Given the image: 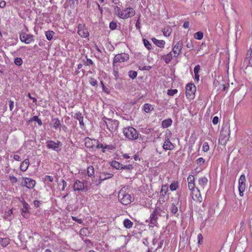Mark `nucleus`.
Segmentation results:
<instances>
[{"mask_svg": "<svg viewBox=\"0 0 252 252\" xmlns=\"http://www.w3.org/2000/svg\"><path fill=\"white\" fill-rule=\"evenodd\" d=\"M123 224L126 228H130L132 227L133 222L129 219H125L123 221Z\"/></svg>", "mask_w": 252, "mask_h": 252, "instance_id": "nucleus-28", "label": "nucleus"}, {"mask_svg": "<svg viewBox=\"0 0 252 252\" xmlns=\"http://www.w3.org/2000/svg\"><path fill=\"white\" fill-rule=\"evenodd\" d=\"M45 35L47 39L49 41H51L55 35V32L52 31H47L45 32Z\"/></svg>", "mask_w": 252, "mask_h": 252, "instance_id": "nucleus-27", "label": "nucleus"}, {"mask_svg": "<svg viewBox=\"0 0 252 252\" xmlns=\"http://www.w3.org/2000/svg\"><path fill=\"white\" fill-rule=\"evenodd\" d=\"M129 56L128 54L123 53L115 55L113 60V66L114 67L117 63H123L128 61Z\"/></svg>", "mask_w": 252, "mask_h": 252, "instance_id": "nucleus-7", "label": "nucleus"}, {"mask_svg": "<svg viewBox=\"0 0 252 252\" xmlns=\"http://www.w3.org/2000/svg\"><path fill=\"white\" fill-rule=\"evenodd\" d=\"M168 187L167 185H163L161 187L160 194L162 196H164L167 192Z\"/></svg>", "mask_w": 252, "mask_h": 252, "instance_id": "nucleus-35", "label": "nucleus"}, {"mask_svg": "<svg viewBox=\"0 0 252 252\" xmlns=\"http://www.w3.org/2000/svg\"><path fill=\"white\" fill-rule=\"evenodd\" d=\"M74 118L80 121L83 119V117L80 112H78L75 114Z\"/></svg>", "mask_w": 252, "mask_h": 252, "instance_id": "nucleus-42", "label": "nucleus"}, {"mask_svg": "<svg viewBox=\"0 0 252 252\" xmlns=\"http://www.w3.org/2000/svg\"><path fill=\"white\" fill-rule=\"evenodd\" d=\"M189 22H185L183 24V27L185 29H188L189 28Z\"/></svg>", "mask_w": 252, "mask_h": 252, "instance_id": "nucleus-64", "label": "nucleus"}, {"mask_svg": "<svg viewBox=\"0 0 252 252\" xmlns=\"http://www.w3.org/2000/svg\"><path fill=\"white\" fill-rule=\"evenodd\" d=\"M238 189L239 195L242 197L244 195V192L246 189V177L244 175H241L239 180Z\"/></svg>", "mask_w": 252, "mask_h": 252, "instance_id": "nucleus-11", "label": "nucleus"}, {"mask_svg": "<svg viewBox=\"0 0 252 252\" xmlns=\"http://www.w3.org/2000/svg\"><path fill=\"white\" fill-rule=\"evenodd\" d=\"M143 109L146 113H149L153 109V108L151 104L145 103L143 106Z\"/></svg>", "mask_w": 252, "mask_h": 252, "instance_id": "nucleus-33", "label": "nucleus"}, {"mask_svg": "<svg viewBox=\"0 0 252 252\" xmlns=\"http://www.w3.org/2000/svg\"><path fill=\"white\" fill-rule=\"evenodd\" d=\"M116 9L118 16L123 19L132 17L135 14V11L132 7H127L124 9H121L120 7L117 6Z\"/></svg>", "mask_w": 252, "mask_h": 252, "instance_id": "nucleus-1", "label": "nucleus"}, {"mask_svg": "<svg viewBox=\"0 0 252 252\" xmlns=\"http://www.w3.org/2000/svg\"><path fill=\"white\" fill-rule=\"evenodd\" d=\"M78 34L83 38H86L89 36V32L85 25L79 24L78 25Z\"/></svg>", "mask_w": 252, "mask_h": 252, "instance_id": "nucleus-13", "label": "nucleus"}, {"mask_svg": "<svg viewBox=\"0 0 252 252\" xmlns=\"http://www.w3.org/2000/svg\"><path fill=\"white\" fill-rule=\"evenodd\" d=\"M9 109L12 111L14 108V102L12 100L9 101Z\"/></svg>", "mask_w": 252, "mask_h": 252, "instance_id": "nucleus-58", "label": "nucleus"}, {"mask_svg": "<svg viewBox=\"0 0 252 252\" xmlns=\"http://www.w3.org/2000/svg\"><path fill=\"white\" fill-rule=\"evenodd\" d=\"M178 93L177 89H169L167 91V94L169 96H173Z\"/></svg>", "mask_w": 252, "mask_h": 252, "instance_id": "nucleus-40", "label": "nucleus"}, {"mask_svg": "<svg viewBox=\"0 0 252 252\" xmlns=\"http://www.w3.org/2000/svg\"><path fill=\"white\" fill-rule=\"evenodd\" d=\"M54 180L53 177L46 175L44 177V181L46 182H52Z\"/></svg>", "mask_w": 252, "mask_h": 252, "instance_id": "nucleus-48", "label": "nucleus"}, {"mask_svg": "<svg viewBox=\"0 0 252 252\" xmlns=\"http://www.w3.org/2000/svg\"><path fill=\"white\" fill-rule=\"evenodd\" d=\"M33 204L35 207L38 208L40 205V201L39 200H34L33 201Z\"/></svg>", "mask_w": 252, "mask_h": 252, "instance_id": "nucleus-59", "label": "nucleus"}, {"mask_svg": "<svg viewBox=\"0 0 252 252\" xmlns=\"http://www.w3.org/2000/svg\"><path fill=\"white\" fill-rule=\"evenodd\" d=\"M186 47L191 50H192L194 48L193 45L191 42H189L186 45Z\"/></svg>", "mask_w": 252, "mask_h": 252, "instance_id": "nucleus-55", "label": "nucleus"}, {"mask_svg": "<svg viewBox=\"0 0 252 252\" xmlns=\"http://www.w3.org/2000/svg\"><path fill=\"white\" fill-rule=\"evenodd\" d=\"M14 63L17 65H21L23 63V60L20 58H16L14 60Z\"/></svg>", "mask_w": 252, "mask_h": 252, "instance_id": "nucleus-43", "label": "nucleus"}, {"mask_svg": "<svg viewBox=\"0 0 252 252\" xmlns=\"http://www.w3.org/2000/svg\"><path fill=\"white\" fill-rule=\"evenodd\" d=\"M62 145V142L58 141L55 142L53 140H49L46 142V146L49 149H52L56 151H59V148Z\"/></svg>", "mask_w": 252, "mask_h": 252, "instance_id": "nucleus-14", "label": "nucleus"}, {"mask_svg": "<svg viewBox=\"0 0 252 252\" xmlns=\"http://www.w3.org/2000/svg\"><path fill=\"white\" fill-rule=\"evenodd\" d=\"M191 191V195L192 199L197 202L201 203L203 199L201 195L200 189L198 188L195 187L193 189H189Z\"/></svg>", "mask_w": 252, "mask_h": 252, "instance_id": "nucleus-8", "label": "nucleus"}, {"mask_svg": "<svg viewBox=\"0 0 252 252\" xmlns=\"http://www.w3.org/2000/svg\"><path fill=\"white\" fill-rule=\"evenodd\" d=\"M158 210L157 209H155L153 212L151 214L150 216V224L151 227L157 226L158 223V215H157Z\"/></svg>", "mask_w": 252, "mask_h": 252, "instance_id": "nucleus-15", "label": "nucleus"}, {"mask_svg": "<svg viewBox=\"0 0 252 252\" xmlns=\"http://www.w3.org/2000/svg\"><path fill=\"white\" fill-rule=\"evenodd\" d=\"M95 142V140L91 139L89 138H86L85 139V146L89 148H93L94 146L93 142Z\"/></svg>", "mask_w": 252, "mask_h": 252, "instance_id": "nucleus-25", "label": "nucleus"}, {"mask_svg": "<svg viewBox=\"0 0 252 252\" xmlns=\"http://www.w3.org/2000/svg\"><path fill=\"white\" fill-rule=\"evenodd\" d=\"M209 149L210 147L208 144V143L207 142H204L202 146V151L204 152H207L209 150Z\"/></svg>", "mask_w": 252, "mask_h": 252, "instance_id": "nucleus-41", "label": "nucleus"}, {"mask_svg": "<svg viewBox=\"0 0 252 252\" xmlns=\"http://www.w3.org/2000/svg\"><path fill=\"white\" fill-rule=\"evenodd\" d=\"M87 173L89 176L92 177L94 174V169L92 166H89L88 167Z\"/></svg>", "mask_w": 252, "mask_h": 252, "instance_id": "nucleus-38", "label": "nucleus"}, {"mask_svg": "<svg viewBox=\"0 0 252 252\" xmlns=\"http://www.w3.org/2000/svg\"><path fill=\"white\" fill-rule=\"evenodd\" d=\"M188 188L189 189H193V188L196 187L194 183V177L192 175H189L188 178Z\"/></svg>", "mask_w": 252, "mask_h": 252, "instance_id": "nucleus-20", "label": "nucleus"}, {"mask_svg": "<svg viewBox=\"0 0 252 252\" xmlns=\"http://www.w3.org/2000/svg\"><path fill=\"white\" fill-rule=\"evenodd\" d=\"M170 210L173 214H175L178 211V208L174 204H172L170 206Z\"/></svg>", "mask_w": 252, "mask_h": 252, "instance_id": "nucleus-44", "label": "nucleus"}, {"mask_svg": "<svg viewBox=\"0 0 252 252\" xmlns=\"http://www.w3.org/2000/svg\"><path fill=\"white\" fill-rule=\"evenodd\" d=\"M219 119L218 117L215 116L213 119L212 123H213L214 125H217L219 122Z\"/></svg>", "mask_w": 252, "mask_h": 252, "instance_id": "nucleus-56", "label": "nucleus"}, {"mask_svg": "<svg viewBox=\"0 0 252 252\" xmlns=\"http://www.w3.org/2000/svg\"><path fill=\"white\" fill-rule=\"evenodd\" d=\"M10 239L9 238H1L0 240V245L3 247H6L10 243Z\"/></svg>", "mask_w": 252, "mask_h": 252, "instance_id": "nucleus-30", "label": "nucleus"}, {"mask_svg": "<svg viewBox=\"0 0 252 252\" xmlns=\"http://www.w3.org/2000/svg\"><path fill=\"white\" fill-rule=\"evenodd\" d=\"M23 207L21 209L22 215L25 218H28L29 216V209L30 206L25 201H22Z\"/></svg>", "mask_w": 252, "mask_h": 252, "instance_id": "nucleus-16", "label": "nucleus"}, {"mask_svg": "<svg viewBox=\"0 0 252 252\" xmlns=\"http://www.w3.org/2000/svg\"><path fill=\"white\" fill-rule=\"evenodd\" d=\"M9 178L10 181V182L12 184H15L17 183L18 181L17 178L16 177L14 176L13 175H10Z\"/></svg>", "mask_w": 252, "mask_h": 252, "instance_id": "nucleus-47", "label": "nucleus"}, {"mask_svg": "<svg viewBox=\"0 0 252 252\" xmlns=\"http://www.w3.org/2000/svg\"><path fill=\"white\" fill-rule=\"evenodd\" d=\"M143 42H144L145 46L148 49H149V50L151 49L152 46H151V44H150V43L149 42V41L148 40L144 39L143 40Z\"/></svg>", "mask_w": 252, "mask_h": 252, "instance_id": "nucleus-46", "label": "nucleus"}, {"mask_svg": "<svg viewBox=\"0 0 252 252\" xmlns=\"http://www.w3.org/2000/svg\"><path fill=\"white\" fill-rule=\"evenodd\" d=\"M172 123L171 119H167L163 120L162 122V126L163 128H167L170 126Z\"/></svg>", "mask_w": 252, "mask_h": 252, "instance_id": "nucleus-26", "label": "nucleus"}, {"mask_svg": "<svg viewBox=\"0 0 252 252\" xmlns=\"http://www.w3.org/2000/svg\"><path fill=\"white\" fill-rule=\"evenodd\" d=\"M123 133L126 138L133 140L138 139L139 134L135 128L132 126H128L124 127Z\"/></svg>", "mask_w": 252, "mask_h": 252, "instance_id": "nucleus-3", "label": "nucleus"}, {"mask_svg": "<svg viewBox=\"0 0 252 252\" xmlns=\"http://www.w3.org/2000/svg\"><path fill=\"white\" fill-rule=\"evenodd\" d=\"M183 42L181 40L178 41L175 44V45L173 47L172 49V52L173 53L174 57L177 58L179 56L183 48Z\"/></svg>", "mask_w": 252, "mask_h": 252, "instance_id": "nucleus-12", "label": "nucleus"}, {"mask_svg": "<svg viewBox=\"0 0 252 252\" xmlns=\"http://www.w3.org/2000/svg\"><path fill=\"white\" fill-rule=\"evenodd\" d=\"M21 186L26 187L29 189H33L35 185V181L29 177H22L21 179Z\"/></svg>", "mask_w": 252, "mask_h": 252, "instance_id": "nucleus-5", "label": "nucleus"}, {"mask_svg": "<svg viewBox=\"0 0 252 252\" xmlns=\"http://www.w3.org/2000/svg\"><path fill=\"white\" fill-rule=\"evenodd\" d=\"M6 6V2L4 0H2L0 2V8H4Z\"/></svg>", "mask_w": 252, "mask_h": 252, "instance_id": "nucleus-63", "label": "nucleus"}, {"mask_svg": "<svg viewBox=\"0 0 252 252\" xmlns=\"http://www.w3.org/2000/svg\"><path fill=\"white\" fill-rule=\"evenodd\" d=\"M172 32V29L169 26L165 27L162 30V32L164 36H169L170 35Z\"/></svg>", "mask_w": 252, "mask_h": 252, "instance_id": "nucleus-29", "label": "nucleus"}, {"mask_svg": "<svg viewBox=\"0 0 252 252\" xmlns=\"http://www.w3.org/2000/svg\"><path fill=\"white\" fill-rule=\"evenodd\" d=\"M20 40L22 42L29 44L34 41V36L32 34H28L22 32L20 34Z\"/></svg>", "mask_w": 252, "mask_h": 252, "instance_id": "nucleus-10", "label": "nucleus"}, {"mask_svg": "<svg viewBox=\"0 0 252 252\" xmlns=\"http://www.w3.org/2000/svg\"><path fill=\"white\" fill-rule=\"evenodd\" d=\"M128 75L130 78L133 79L137 77V73L135 71L130 70L128 72Z\"/></svg>", "mask_w": 252, "mask_h": 252, "instance_id": "nucleus-39", "label": "nucleus"}, {"mask_svg": "<svg viewBox=\"0 0 252 252\" xmlns=\"http://www.w3.org/2000/svg\"><path fill=\"white\" fill-rule=\"evenodd\" d=\"M90 83L93 86H94L96 85L97 83V81L96 79L91 78L90 80Z\"/></svg>", "mask_w": 252, "mask_h": 252, "instance_id": "nucleus-53", "label": "nucleus"}, {"mask_svg": "<svg viewBox=\"0 0 252 252\" xmlns=\"http://www.w3.org/2000/svg\"><path fill=\"white\" fill-rule=\"evenodd\" d=\"M230 134V130L229 128L222 127L220 130L219 138V144L225 146L227 142L229 141Z\"/></svg>", "mask_w": 252, "mask_h": 252, "instance_id": "nucleus-4", "label": "nucleus"}, {"mask_svg": "<svg viewBox=\"0 0 252 252\" xmlns=\"http://www.w3.org/2000/svg\"><path fill=\"white\" fill-rule=\"evenodd\" d=\"M200 70V66L199 64H197L194 67L193 71L194 74L199 73V72Z\"/></svg>", "mask_w": 252, "mask_h": 252, "instance_id": "nucleus-50", "label": "nucleus"}, {"mask_svg": "<svg viewBox=\"0 0 252 252\" xmlns=\"http://www.w3.org/2000/svg\"><path fill=\"white\" fill-rule=\"evenodd\" d=\"M179 187L178 182H174L170 185V189L171 191H175Z\"/></svg>", "mask_w": 252, "mask_h": 252, "instance_id": "nucleus-37", "label": "nucleus"}, {"mask_svg": "<svg viewBox=\"0 0 252 252\" xmlns=\"http://www.w3.org/2000/svg\"><path fill=\"white\" fill-rule=\"evenodd\" d=\"M173 57V54H172L171 52L166 55H164L162 57V58L166 63H168L172 60Z\"/></svg>", "mask_w": 252, "mask_h": 252, "instance_id": "nucleus-24", "label": "nucleus"}, {"mask_svg": "<svg viewBox=\"0 0 252 252\" xmlns=\"http://www.w3.org/2000/svg\"><path fill=\"white\" fill-rule=\"evenodd\" d=\"M97 145L96 148L97 149L102 148L103 149L104 145L98 142V141H96Z\"/></svg>", "mask_w": 252, "mask_h": 252, "instance_id": "nucleus-61", "label": "nucleus"}, {"mask_svg": "<svg viewBox=\"0 0 252 252\" xmlns=\"http://www.w3.org/2000/svg\"><path fill=\"white\" fill-rule=\"evenodd\" d=\"M198 243L199 244H201L203 242V236L201 234H199L197 235Z\"/></svg>", "mask_w": 252, "mask_h": 252, "instance_id": "nucleus-51", "label": "nucleus"}, {"mask_svg": "<svg viewBox=\"0 0 252 252\" xmlns=\"http://www.w3.org/2000/svg\"><path fill=\"white\" fill-rule=\"evenodd\" d=\"M162 147L164 150L167 151L173 150L175 147L169 138H167L165 140Z\"/></svg>", "mask_w": 252, "mask_h": 252, "instance_id": "nucleus-19", "label": "nucleus"}, {"mask_svg": "<svg viewBox=\"0 0 252 252\" xmlns=\"http://www.w3.org/2000/svg\"><path fill=\"white\" fill-rule=\"evenodd\" d=\"M119 122L115 120L108 119L105 121L107 129L111 132L117 130L119 126Z\"/></svg>", "mask_w": 252, "mask_h": 252, "instance_id": "nucleus-9", "label": "nucleus"}, {"mask_svg": "<svg viewBox=\"0 0 252 252\" xmlns=\"http://www.w3.org/2000/svg\"><path fill=\"white\" fill-rule=\"evenodd\" d=\"M117 27V24L115 22H111L109 24V28L112 30H114L116 29Z\"/></svg>", "mask_w": 252, "mask_h": 252, "instance_id": "nucleus-45", "label": "nucleus"}, {"mask_svg": "<svg viewBox=\"0 0 252 252\" xmlns=\"http://www.w3.org/2000/svg\"><path fill=\"white\" fill-rule=\"evenodd\" d=\"M152 40L154 44L160 48H163L165 44V42L163 40H158L154 37L152 38Z\"/></svg>", "mask_w": 252, "mask_h": 252, "instance_id": "nucleus-22", "label": "nucleus"}, {"mask_svg": "<svg viewBox=\"0 0 252 252\" xmlns=\"http://www.w3.org/2000/svg\"><path fill=\"white\" fill-rule=\"evenodd\" d=\"M72 219L76 222H77L79 224H81L83 223V220L81 219H78L76 217H72Z\"/></svg>", "mask_w": 252, "mask_h": 252, "instance_id": "nucleus-52", "label": "nucleus"}, {"mask_svg": "<svg viewBox=\"0 0 252 252\" xmlns=\"http://www.w3.org/2000/svg\"><path fill=\"white\" fill-rule=\"evenodd\" d=\"M52 122L53 123V127L55 128H56V129H57L58 127H59V126L61 125V123H60V120H59V119L58 118L52 119Z\"/></svg>", "mask_w": 252, "mask_h": 252, "instance_id": "nucleus-31", "label": "nucleus"}, {"mask_svg": "<svg viewBox=\"0 0 252 252\" xmlns=\"http://www.w3.org/2000/svg\"><path fill=\"white\" fill-rule=\"evenodd\" d=\"M186 95L188 99H193L196 92V87L192 83H189L186 86Z\"/></svg>", "mask_w": 252, "mask_h": 252, "instance_id": "nucleus-6", "label": "nucleus"}, {"mask_svg": "<svg viewBox=\"0 0 252 252\" xmlns=\"http://www.w3.org/2000/svg\"><path fill=\"white\" fill-rule=\"evenodd\" d=\"M13 158L14 160L18 161L21 160L20 157L17 155H14Z\"/></svg>", "mask_w": 252, "mask_h": 252, "instance_id": "nucleus-62", "label": "nucleus"}, {"mask_svg": "<svg viewBox=\"0 0 252 252\" xmlns=\"http://www.w3.org/2000/svg\"><path fill=\"white\" fill-rule=\"evenodd\" d=\"M103 149H107L108 150H113L114 149V147L112 145H104Z\"/></svg>", "mask_w": 252, "mask_h": 252, "instance_id": "nucleus-57", "label": "nucleus"}, {"mask_svg": "<svg viewBox=\"0 0 252 252\" xmlns=\"http://www.w3.org/2000/svg\"><path fill=\"white\" fill-rule=\"evenodd\" d=\"M30 164V161L28 158L23 161L20 166V169L22 171H26L28 168Z\"/></svg>", "mask_w": 252, "mask_h": 252, "instance_id": "nucleus-21", "label": "nucleus"}, {"mask_svg": "<svg viewBox=\"0 0 252 252\" xmlns=\"http://www.w3.org/2000/svg\"><path fill=\"white\" fill-rule=\"evenodd\" d=\"M111 165L117 169H124L126 166H123V164L117 161L114 160L111 162Z\"/></svg>", "mask_w": 252, "mask_h": 252, "instance_id": "nucleus-23", "label": "nucleus"}, {"mask_svg": "<svg viewBox=\"0 0 252 252\" xmlns=\"http://www.w3.org/2000/svg\"><path fill=\"white\" fill-rule=\"evenodd\" d=\"M205 162V159L203 158H199L196 160V163L198 165H201Z\"/></svg>", "mask_w": 252, "mask_h": 252, "instance_id": "nucleus-49", "label": "nucleus"}, {"mask_svg": "<svg viewBox=\"0 0 252 252\" xmlns=\"http://www.w3.org/2000/svg\"><path fill=\"white\" fill-rule=\"evenodd\" d=\"M194 38L197 40H201L203 37V33L202 32H197L194 34Z\"/></svg>", "mask_w": 252, "mask_h": 252, "instance_id": "nucleus-34", "label": "nucleus"}, {"mask_svg": "<svg viewBox=\"0 0 252 252\" xmlns=\"http://www.w3.org/2000/svg\"><path fill=\"white\" fill-rule=\"evenodd\" d=\"M113 176V174L111 173H103L100 176L101 180H105L110 179Z\"/></svg>", "mask_w": 252, "mask_h": 252, "instance_id": "nucleus-32", "label": "nucleus"}, {"mask_svg": "<svg viewBox=\"0 0 252 252\" xmlns=\"http://www.w3.org/2000/svg\"><path fill=\"white\" fill-rule=\"evenodd\" d=\"M208 183V179L205 177H202L199 178L198 180V186L199 189H204L207 186Z\"/></svg>", "mask_w": 252, "mask_h": 252, "instance_id": "nucleus-17", "label": "nucleus"}, {"mask_svg": "<svg viewBox=\"0 0 252 252\" xmlns=\"http://www.w3.org/2000/svg\"><path fill=\"white\" fill-rule=\"evenodd\" d=\"M73 189L74 191L83 190L84 189V183L76 180L74 183Z\"/></svg>", "mask_w": 252, "mask_h": 252, "instance_id": "nucleus-18", "label": "nucleus"}, {"mask_svg": "<svg viewBox=\"0 0 252 252\" xmlns=\"http://www.w3.org/2000/svg\"><path fill=\"white\" fill-rule=\"evenodd\" d=\"M30 121H35V122H36L38 124V125L39 126H42V121L41 120V119H39L38 116H34L32 119H31Z\"/></svg>", "mask_w": 252, "mask_h": 252, "instance_id": "nucleus-36", "label": "nucleus"}, {"mask_svg": "<svg viewBox=\"0 0 252 252\" xmlns=\"http://www.w3.org/2000/svg\"><path fill=\"white\" fill-rule=\"evenodd\" d=\"M118 198L120 202L125 205L129 204L133 200V198L127 191V188L125 187L119 191Z\"/></svg>", "mask_w": 252, "mask_h": 252, "instance_id": "nucleus-2", "label": "nucleus"}, {"mask_svg": "<svg viewBox=\"0 0 252 252\" xmlns=\"http://www.w3.org/2000/svg\"><path fill=\"white\" fill-rule=\"evenodd\" d=\"M93 62L91 59H87V61L85 63V64L86 65H90L93 64Z\"/></svg>", "mask_w": 252, "mask_h": 252, "instance_id": "nucleus-60", "label": "nucleus"}, {"mask_svg": "<svg viewBox=\"0 0 252 252\" xmlns=\"http://www.w3.org/2000/svg\"><path fill=\"white\" fill-rule=\"evenodd\" d=\"M27 96H28V97L30 99H31V100H32V102H33V103H36V102H37V99H36V98L35 97H34L32 96H31V94H30V93H29L28 94Z\"/></svg>", "mask_w": 252, "mask_h": 252, "instance_id": "nucleus-54", "label": "nucleus"}]
</instances>
